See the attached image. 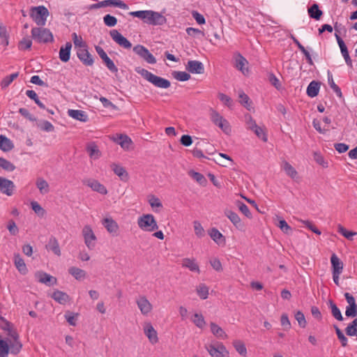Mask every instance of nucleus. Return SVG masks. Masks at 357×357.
<instances>
[{"label": "nucleus", "instance_id": "37998d69", "mask_svg": "<svg viewBox=\"0 0 357 357\" xmlns=\"http://www.w3.org/2000/svg\"><path fill=\"white\" fill-rule=\"evenodd\" d=\"M208 234L211 238L218 244L220 243V240H222L224 243L225 242L224 236L216 228H212L208 231Z\"/></svg>", "mask_w": 357, "mask_h": 357}, {"label": "nucleus", "instance_id": "79ce46f5", "mask_svg": "<svg viewBox=\"0 0 357 357\" xmlns=\"http://www.w3.org/2000/svg\"><path fill=\"white\" fill-rule=\"evenodd\" d=\"M328 84L331 86V88L333 90V91L336 93V95L339 98L342 97V93L341 91L340 88L334 82L333 76L330 72V70H328Z\"/></svg>", "mask_w": 357, "mask_h": 357}, {"label": "nucleus", "instance_id": "c756f323", "mask_svg": "<svg viewBox=\"0 0 357 357\" xmlns=\"http://www.w3.org/2000/svg\"><path fill=\"white\" fill-rule=\"evenodd\" d=\"M307 11L310 18L315 20H319L323 15V11L319 8V5L316 3L309 7Z\"/></svg>", "mask_w": 357, "mask_h": 357}, {"label": "nucleus", "instance_id": "a211bd4d", "mask_svg": "<svg viewBox=\"0 0 357 357\" xmlns=\"http://www.w3.org/2000/svg\"><path fill=\"white\" fill-rule=\"evenodd\" d=\"M10 34L6 26L2 25L0 28V52H3L9 45Z\"/></svg>", "mask_w": 357, "mask_h": 357}, {"label": "nucleus", "instance_id": "ddd939ff", "mask_svg": "<svg viewBox=\"0 0 357 357\" xmlns=\"http://www.w3.org/2000/svg\"><path fill=\"white\" fill-rule=\"evenodd\" d=\"M185 68L189 73L192 74H203L204 73V66L199 61H188Z\"/></svg>", "mask_w": 357, "mask_h": 357}, {"label": "nucleus", "instance_id": "4d7b16f0", "mask_svg": "<svg viewBox=\"0 0 357 357\" xmlns=\"http://www.w3.org/2000/svg\"><path fill=\"white\" fill-rule=\"evenodd\" d=\"M0 167L8 172H13L15 169V166L12 162L3 158L0 160Z\"/></svg>", "mask_w": 357, "mask_h": 357}, {"label": "nucleus", "instance_id": "69168bd1", "mask_svg": "<svg viewBox=\"0 0 357 357\" xmlns=\"http://www.w3.org/2000/svg\"><path fill=\"white\" fill-rule=\"evenodd\" d=\"M31 209L38 215L43 216L45 215V210L37 202H31Z\"/></svg>", "mask_w": 357, "mask_h": 357}, {"label": "nucleus", "instance_id": "393cba45", "mask_svg": "<svg viewBox=\"0 0 357 357\" xmlns=\"http://www.w3.org/2000/svg\"><path fill=\"white\" fill-rule=\"evenodd\" d=\"M321 82L318 81H312L307 87V95L310 98H314L318 96L319 92Z\"/></svg>", "mask_w": 357, "mask_h": 357}, {"label": "nucleus", "instance_id": "39448f33", "mask_svg": "<svg viewBox=\"0 0 357 357\" xmlns=\"http://www.w3.org/2000/svg\"><path fill=\"white\" fill-rule=\"evenodd\" d=\"M138 226L146 231H153L158 229L157 222L152 214H144L138 218Z\"/></svg>", "mask_w": 357, "mask_h": 357}, {"label": "nucleus", "instance_id": "9d476101", "mask_svg": "<svg viewBox=\"0 0 357 357\" xmlns=\"http://www.w3.org/2000/svg\"><path fill=\"white\" fill-rule=\"evenodd\" d=\"M77 56L78 59L86 66H91L94 63L92 55L89 52L87 47H83L77 50Z\"/></svg>", "mask_w": 357, "mask_h": 357}, {"label": "nucleus", "instance_id": "6e6552de", "mask_svg": "<svg viewBox=\"0 0 357 357\" xmlns=\"http://www.w3.org/2000/svg\"><path fill=\"white\" fill-rule=\"evenodd\" d=\"M109 35L112 40L120 47L127 50L132 47V43L116 29L111 30Z\"/></svg>", "mask_w": 357, "mask_h": 357}, {"label": "nucleus", "instance_id": "c85d7f7f", "mask_svg": "<svg viewBox=\"0 0 357 357\" xmlns=\"http://www.w3.org/2000/svg\"><path fill=\"white\" fill-rule=\"evenodd\" d=\"M252 126H250L249 128L263 142H267V135L265 132V128L257 126L256 121H252Z\"/></svg>", "mask_w": 357, "mask_h": 357}, {"label": "nucleus", "instance_id": "4c0bfd02", "mask_svg": "<svg viewBox=\"0 0 357 357\" xmlns=\"http://www.w3.org/2000/svg\"><path fill=\"white\" fill-rule=\"evenodd\" d=\"M210 326H211V331L212 333L214 335H215L217 337L224 339L227 337V334L223 331V329L221 327H220L218 325H217L216 324L211 322L210 324Z\"/></svg>", "mask_w": 357, "mask_h": 357}, {"label": "nucleus", "instance_id": "4be33fe9", "mask_svg": "<svg viewBox=\"0 0 357 357\" xmlns=\"http://www.w3.org/2000/svg\"><path fill=\"white\" fill-rule=\"evenodd\" d=\"M72 44L70 42H67L65 46H61L59 50V59L62 62L66 63L70 58V50Z\"/></svg>", "mask_w": 357, "mask_h": 357}, {"label": "nucleus", "instance_id": "aec40b11", "mask_svg": "<svg viewBox=\"0 0 357 357\" xmlns=\"http://www.w3.org/2000/svg\"><path fill=\"white\" fill-rule=\"evenodd\" d=\"M45 248L47 250L52 251L56 256L59 257L61 255L58 240L54 236H51L48 241V243L45 245Z\"/></svg>", "mask_w": 357, "mask_h": 357}, {"label": "nucleus", "instance_id": "ea45409f", "mask_svg": "<svg viewBox=\"0 0 357 357\" xmlns=\"http://www.w3.org/2000/svg\"><path fill=\"white\" fill-rule=\"evenodd\" d=\"M233 346L236 351L242 356L245 357L247 356V349L245 344L241 340H236L233 342Z\"/></svg>", "mask_w": 357, "mask_h": 357}, {"label": "nucleus", "instance_id": "72a5a7b5", "mask_svg": "<svg viewBox=\"0 0 357 357\" xmlns=\"http://www.w3.org/2000/svg\"><path fill=\"white\" fill-rule=\"evenodd\" d=\"M182 266L188 268L190 271L199 273L200 270L195 259L185 258L183 259Z\"/></svg>", "mask_w": 357, "mask_h": 357}, {"label": "nucleus", "instance_id": "f3484780", "mask_svg": "<svg viewBox=\"0 0 357 357\" xmlns=\"http://www.w3.org/2000/svg\"><path fill=\"white\" fill-rule=\"evenodd\" d=\"M225 215L237 229H243L244 228V224L241 222V218L236 213L227 209L225 211Z\"/></svg>", "mask_w": 357, "mask_h": 357}, {"label": "nucleus", "instance_id": "e433bc0d", "mask_svg": "<svg viewBox=\"0 0 357 357\" xmlns=\"http://www.w3.org/2000/svg\"><path fill=\"white\" fill-rule=\"evenodd\" d=\"M329 306L331 309V313L333 317L337 319V321H343L344 318L342 315V313L340 310V309L337 307V305L332 301H328Z\"/></svg>", "mask_w": 357, "mask_h": 357}, {"label": "nucleus", "instance_id": "f03ea898", "mask_svg": "<svg viewBox=\"0 0 357 357\" xmlns=\"http://www.w3.org/2000/svg\"><path fill=\"white\" fill-rule=\"evenodd\" d=\"M135 71L155 87L160 89H168L171 86V82L169 80L155 75L143 68L136 67Z\"/></svg>", "mask_w": 357, "mask_h": 357}, {"label": "nucleus", "instance_id": "7c9ffc66", "mask_svg": "<svg viewBox=\"0 0 357 357\" xmlns=\"http://www.w3.org/2000/svg\"><path fill=\"white\" fill-rule=\"evenodd\" d=\"M52 298L61 305H65L70 301V296L66 293L59 290L54 291Z\"/></svg>", "mask_w": 357, "mask_h": 357}, {"label": "nucleus", "instance_id": "603ef678", "mask_svg": "<svg viewBox=\"0 0 357 357\" xmlns=\"http://www.w3.org/2000/svg\"><path fill=\"white\" fill-rule=\"evenodd\" d=\"M103 22L107 26L113 27L116 25L118 20L116 17L107 14L103 17Z\"/></svg>", "mask_w": 357, "mask_h": 357}, {"label": "nucleus", "instance_id": "2eb2a0df", "mask_svg": "<svg viewBox=\"0 0 357 357\" xmlns=\"http://www.w3.org/2000/svg\"><path fill=\"white\" fill-rule=\"evenodd\" d=\"M144 332L151 344H155L158 342L157 331L150 322L145 324Z\"/></svg>", "mask_w": 357, "mask_h": 357}, {"label": "nucleus", "instance_id": "6e6d98bb", "mask_svg": "<svg viewBox=\"0 0 357 357\" xmlns=\"http://www.w3.org/2000/svg\"><path fill=\"white\" fill-rule=\"evenodd\" d=\"M32 41L29 38H23L18 43V49L20 50H26L31 48Z\"/></svg>", "mask_w": 357, "mask_h": 357}, {"label": "nucleus", "instance_id": "f257e3e1", "mask_svg": "<svg viewBox=\"0 0 357 357\" xmlns=\"http://www.w3.org/2000/svg\"><path fill=\"white\" fill-rule=\"evenodd\" d=\"M129 15L152 26H160L167 23V18L162 13L151 10L131 11Z\"/></svg>", "mask_w": 357, "mask_h": 357}, {"label": "nucleus", "instance_id": "58836bf2", "mask_svg": "<svg viewBox=\"0 0 357 357\" xmlns=\"http://www.w3.org/2000/svg\"><path fill=\"white\" fill-rule=\"evenodd\" d=\"M282 169H284L285 173L291 178L294 179L297 177V171L289 162L284 161L283 162Z\"/></svg>", "mask_w": 357, "mask_h": 357}, {"label": "nucleus", "instance_id": "412c9836", "mask_svg": "<svg viewBox=\"0 0 357 357\" xmlns=\"http://www.w3.org/2000/svg\"><path fill=\"white\" fill-rule=\"evenodd\" d=\"M100 8L107 6L118 7L124 10L128 9V5L121 0H104L99 1Z\"/></svg>", "mask_w": 357, "mask_h": 357}, {"label": "nucleus", "instance_id": "774afa93", "mask_svg": "<svg viewBox=\"0 0 357 357\" xmlns=\"http://www.w3.org/2000/svg\"><path fill=\"white\" fill-rule=\"evenodd\" d=\"M268 81L276 89L280 90L282 88L280 80L272 73L268 74Z\"/></svg>", "mask_w": 357, "mask_h": 357}, {"label": "nucleus", "instance_id": "c03bdc74", "mask_svg": "<svg viewBox=\"0 0 357 357\" xmlns=\"http://www.w3.org/2000/svg\"><path fill=\"white\" fill-rule=\"evenodd\" d=\"M2 320H3L6 323V326L3 327L2 328L4 331H8V335L10 336L13 339V340H19V335L17 332L15 330H13L11 328L10 323L6 320H5L3 317L1 318Z\"/></svg>", "mask_w": 357, "mask_h": 357}, {"label": "nucleus", "instance_id": "bb28decb", "mask_svg": "<svg viewBox=\"0 0 357 357\" xmlns=\"http://www.w3.org/2000/svg\"><path fill=\"white\" fill-rule=\"evenodd\" d=\"M14 263L16 268L20 273L23 275L26 274L28 269L24 259L21 257L20 254L17 253L14 255Z\"/></svg>", "mask_w": 357, "mask_h": 357}, {"label": "nucleus", "instance_id": "09e8293b", "mask_svg": "<svg viewBox=\"0 0 357 357\" xmlns=\"http://www.w3.org/2000/svg\"><path fill=\"white\" fill-rule=\"evenodd\" d=\"M337 231L348 240H352L353 236L356 235V232L348 231L340 224L337 225Z\"/></svg>", "mask_w": 357, "mask_h": 357}, {"label": "nucleus", "instance_id": "b1692460", "mask_svg": "<svg viewBox=\"0 0 357 357\" xmlns=\"http://www.w3.org/2000/svg\"><path fill=\"white\" fill-rule=\"evenodd\" d=\"M68 114L71 118L81 122H86L89 120L88 116L85 112L79 109H68Z\"/></svg>", "mask_w": 357, "mask_h": 357}, {"label": "nucleus", "instance_id": "dca6fc26", "mask_svg": "<svg viewBox=\"0 0 357 357\" xmlns=\"http://www.w3.org/2000/svg\"><path fill=\"white\" fill-rule=\"evenodd\" d=\"M137 304L144 315L148 314L152 310V305L145 296H141L137 300Z\"/></svg>", "mask_w": 357, "mask_h": 357}, {"label": "nucleus", "instance_id": "cd10ccee", "mask_svg": "<svg viewBox=\"0 0 357 357\" xmlns=\"http://www.w3.org/2000/svg\"><path fill=\"white\" fill-rule=\"evenodd\" d=\"M248 62L246 59L241 54H237L235 57V67L241 70L244 75H245V72H248V68H245V66L248 65Z\"/></svg>", "mask_w": 357, "mask_h": 357}, {"label": "nucleus", "instance_id": "864d4df0", "mask_svg": "<svg viewBox=\"0 0 357 357\" xmlns=\"http://www.w3.org/2000/svg\"><path fill=\"white\" fill-rule=\"evenodd\" d=\"M37 126L41 130L43 131L52 132L54 130V126L48 121H42L41 122L38 123Z\"/></svg>", "mask_w": 357, "mask_h": 357}, {"label": "nucleus", "instance_id": "c9c22d12", "mask_svg": "<svg viewBox=\"0 0 357 357\" xmlns=\"http://www.w3.org/2000/svg\"><path fill=\"white\" fill-rule=\"evenodd\" d=\"M188 175L202 186H205L207 183V180L204 176L199 172H195L194 170H190L188 172Z\"/></svg>", "mask_w": 357, "mask_h": 357}, {"label": "nucleus", "instance_id": "f8f14e48", "mask_svg": "<svg viewBox=\"0 0 357 357\" xmlns=\"http://www.w3.org/2000/svg\"><path fill=\"white\" fill-rule=\"evenodd\" d=\"M35 277L39 282L45 284L47 286H53L57 283V280L55 277L47 274L44 271L36 272L35 273Z\"/></svg>", "mask_w": 357, "mask_h": 357}, {"label": "nucleus", "instance_id": "f704fd0d", "mask_svg": "<svg viewBox=\"0 0 357 357\" xmlns=\"http://www.w3.org/2000/svg\"><path fill=\"white\" fill-rule=\"evenodd\" d=\"M238 98L240 99L239 102L241 104L245 107L248 110L250 111L252 107V101L250 100L249 96L245 94L243 91H238Z\"/></svg>", "mask_w": 357, "mask_h": 357}, {"label": "nucleus", "instance_id": "1a4fd4ad", "mask_svg": "<svg viewBox=\"0 0 357 357\" xmlns=\"http://www.w3.org/2000/svg\"><path fill=\"white\" fill-rule=\"evenodd\" d=\"M82 234L87 248L90 250H93L96 245L94 241L96 240V236L91 227L89 225L84 226L82 229Z\"/></svg>", "mask_w": 357, "mask_h": 357}, {"label": "nucleus", "instance_id": "49530a36", "mask_svg": "<svg viewBox=\"0 0 357 357\" xmlns=\"http://www.w3.org/2000/svg\"><path fill=\"white\" fill-rule=\"evenodd\" d=\"M345 333L348 336L357 335V317L347 326Z\"/></svg>", "mask_w": 357, "mask_h": 357}, {"label": "nucleus", "instance_id": "20e7f679", "mask_svg": "<svg viewBox=\"0 0 357 357\" xmlns=\"http://www.w3.org/2000/svg\"><path fill=\"white\" fill-rule=\"evenodd\" d=\"M49 15L48 9L44 6L31 7L30 17L38 26H44Z\"/></svg>", "mask_w": 357, "mask_h": 357}, {"label": "nucleus", "instance_id": "0e129e2a", "mask_svg": "<svg viewBox=\"0 0 357 357\" xmlns=\"http://www.w3.org/2000/svg\"><path fill=\"white\" fill-rule=\"evenodd\" d=\"M197 294L202 299H206L208 295V288L204 284H201L197 289Z\"/></svg>", "mask_w": 357, "mask_h": 357}, {"label": "nucleus", "instance_id": "338daca9", "mask_svg": "<svg viewBox=\"0 0 357 357\" xmlns=\"http://www.w3.org/2000/svg\"><path fill=\"white\" fill-rule=\"evenodd\" d=\"M236 204H237V206H238L240 211L242 213H243L248 218H252V213H250V211L246 204H245L244 203H243L240 201H238Z\"/></svg>", "mask_w": 357, "mask_h": 357}, {"label": "nucleus", "instance_id": "a878e982", "mask_svg": "<svg viewBox=\"0 0 357 357\" xmlns=\"http://www.w3.org/2000/svg\"><path fill=\"white\" fill-rule=\"evenodd\" d=\"M102 225L110 234L116 235L119 229L118 224L112 218H106L102 220Z\"/></svg>", "mask_w": 357, "mask_h": 357}, {"label": "nucleus", "instance_id": "e2e57ef3", "mask_svg": "<svg viewBox=\"0 0 357 357\" xmlns=\"http://www.w3.org/2000/svg\"><path fill=\"white\" fill-rule=\"evenodd\" d=\"M345 315L347 317L354 318L357 317V304L347 305L346 307Z\"/></svg>", "mask_w": 357, "mask_h": 357}, {"label": "nucleus", "instance_id": "3c124183", "mask_svg": "<svg viewBox=\"0 0 357 357\" xmlns=\"http://www.w3.org/2000/svg\"><path fill=\"white\" fill-rule=\"evenodd\" d=\"M78 315H79L78 313H74L70 311H67V312H66L64 317H65L66 321H68V323L70 326H76V324H77L76 321H77V317H78Z\"/></svg>", "mask_w": 357, "mask_h": 357}, {"label": "nucleus", "instance_id": "052dcab7", "mask_svg": "<svg viewBox=\"0 0 357 357\" xmlns=\"http://www.w3.org/2000/svg\"><path fill=\"white\" fill-rule=\"evenodd\" d=\"M192 321L199 328H203L206 324L203 315L198 313H195L194 314Z\"/></svg>", "mask_w": 357, "mask_h": 357}, {"label": "nucleus", "instance_id": "5fc2aeb1", "mask_svg": "<svg viewBox=\"0 0 357 357\" xmlns=\"http://www.w3.org/2000/svg\"><path fill=\"white\" fill-rule=\"evenodd\" d=\"M102 61L111 73H116L118 72V68L108 56L102 59Z\"/></svg>", "mask_w": 357, "mask_h": 357}, {"label": "nucleus", "instance_id": "de8ad7c7", "mask_svg": "<svg viewBox=\"0 0 357 357\" xmlns=\"http://www.w3.org/2000/svg\"><path fill=\"white\" fill-rule=\"evenodd\" d=\"M117 143L121 145L123 149H128L132 144L131 139L126 135L121 134L117 139Z\"/></svg>", "mask_w": 357, "mask_h": 357}, {"label": "nucleus", "instance_id": "4468645a", "mask_svg": "<svg viewBox=\"0 0 357 357\" xmlns=\"http://www.w3.org/2000/svg\"><path fill=\"white\" fill-rule=\"evenodd\" d=\"M83 183L90 187L93 191L98 192L101 195H107V190L96 179H87L83 181Z\"/></svg>", "mask_w": 357, "mask_h": 357}, {"label": "nucleus", "instance_id": "680f3d73", "mask_svg": "<svg viewBox=\"0 0 357 357\" xmlns=\"http://www.w3.org/2000/svg\"><path fill=\"white\" fill-rule=\"evenodd\" d=\"M208 352L210 354L211 357H225L224 354H222V351H220L215 345L209 344L206 347Z\"/></svg>", "mask_w": 357, "mask_h": 357}, {"label": "nucleus", "instance_id": "6ab92c4d", "mask_svg": "<svg viewBox=\"0 0 357 357\" xmlns=\"http://www.w3.org/2000/svg\"><path fill=\"white\" fill-rule=\"evenodd\" d=\"M114 173L117 175L122 181L126 182L129 179V175L126 169L116 163H112L110 165Z\"/></svg>", "mask_w": 357, "mask_h": 357}, {"label": "nucleus", "instance_id": "473e14b6", "mask_svg": "<svg viewBox=\"0 0 357 357\" xmlns=\"http://www.w3.org/2000/svg\"><path fill=\"white\" fill-rule=\"evenodd\" d=\"M86 151L91 158L98 159L101 156V152L95 142H91L87 144Z\"/></svg>", "mask_w": 357, "mask_h": 357}, {"label": "nucleus", "instance_id": "423d86ee", "mask_svg": "<svg viewBox=\"0 0 357 357\" xmlns=\"http://www.w3.org/2000/svg\"><path fill=\"white\" fill-rule=\"evenodd\" d=\"M211 119L212 122L218 126L225 134L231 132V127L227 120L223 118L217 111H211Z\"/></svg>", "mask_w": 357, "mask_h": 357}, {"label": "nucleus", "instance_id": "a19ab883", "mask_svg": "<svg viewBox=\"0 0 357 357\" xmlns=\"http://www.w3.org/2000/svg\"><path fill=\"white\" fill-rule=\"evenodd\" d=\"M36 185L40 192L43 195L46 194L50 191L48 183L43 178H38L36 181Z\"/></svg>", "mask_w": 357, "mask_h": 357}, {"label": "nucleus", "instance_id": "9b49d317", "mask_svg": "<svg viewBox=\"0 0 357 357\" xmlns=\"http://www.w3.org/2000/svg\"><path fill=\"white\" fill-rule=\"evenodd\" d=\"M15 185L14 183L4 177L0 176V192L7 196H11L13 195Z\"/></svg>", "mask_w": 357, "mask_h": 357}, {"label": "nucleus", "instance_id": "bf43d9fd", "mask_svg": "<svg viewBox=\"0 0 357 357\" xmlns=\"http://www.w3.org/2000/svg\"><path fill=\"white\" fill-rule=\"evenodd\" d=\"M294 317L296 321H298L300 327L303 328L306 327L307 321L305 320L304 314L301 311L298 310L295 313Z\"/></svg>", "mask_w": 357, "mask_h": 357}, {"label": "nucleus", "instance_id": "7ed1b4c3", "mask_svg": "<svg viewBox=\"0 0 357 357\" xmlns=\"http://www.w3.org/2000/svg\"><path fill=\"white\" fill-rule=\"evenodd\" d=\"M31 37L39 43H47L54 41L52 33L47 28L33 27L31 29Z\"/></svg>", "mask_w": 357, "mask_h": 357}, {"label": "nucleus", "instance_id": "0eeeda50", "mask_svg": "<svg viewBox=\"0 0 357 357\" xmlns=\"http://www.w3.org/2000/svg\"><path fill=\"white\" fill-rule=\"evenodd\" d=\"M133 52L150 64L156 63V59L149 50L142 45H137L133 47Z\"/></svg>", "mask_w": 357, "mask_h": 357}, {"label": "nucleus", "instance_id": "5701e85b", "mask_svg": "<svg viewBox=\"0 0 357 357\" xmlns=\"http://www.w3.org/2000/svg\"><path fill=\"white\" fill-rule=\"evenodd\" d=\"M332 273L341 274L343 270V263L338 257L333 253L331 257Z\"/></svg>", "mask_w": 357, "mask_h": 357}, {"label": "nucleus", "instance_id": "13d9d810", "mask_svg": "<svg viewBox=\"0 0 357 357\" xmlns=\"http://www.w3.org/2000/svg\"><path fill=\"white\" fill-rule=\"evenodd\" d=\"M72 37L75 47H79V49L88 47L86 43L83 41L82 37H78L76 33H73L72 34Z\"/></svg>", "mask_w": 357, "mask_h": 357}, {"label": "nucleus", "instance_id": "a18cd8bd", "mask_svg": "<svg viewBox=\"0 0 357 357\" xmlns=\"http://www.w3.org/2000/svg\"><path fill=\"white\" fill-rule=\"evenodd\" d=\"M68 273L72 275L76 280H81L86 275V272L79 268L72 266L68 269Z\"/></svg>", "mask_w": 357, "mask_h": 357}, {"label": "nucleus", "instance_id": "8fccbe9b", "mask_svg": "<svg viewBox=\"0 0 357 357\" xmlns=\"http://www.w3.org/2000/svg\"><path fill=\"white\" fill-rule=\"evenodd\" d=\"M173 77L181 82H185L190 79V75L185 71H174Z\"/></svg>", "mask_w": 357, "mask_h": 357}, {"label": "nucleus", "instance_id": "2f4dec72", "mask_svg": "<svg viewBox=\"0 0 357 357\" xmlns=\"http://www.w3.org/2000/svg\"><path fill=\"white\" fill-rule=\"evenodd\" d=\"M14 149V144L13 142L8 139L6 136L0 135V149L3 152H8Z\"/></svg>", "mask_w": 357, "mask_h": 357}]
</instances>
